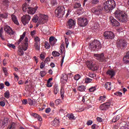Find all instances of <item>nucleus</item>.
<instances>
[{
	"label": "nucleus",
	"instance_id": "1",
	"mask_svg": "<svg viewBox=\"0 0 129 129\" xmlns=\"http://www.w3.org/2000/svg\"><path fill=\"white\" fill-rule=\"evenodd\" d=\"M104 10L106 13H110L116 4L114 0H108L103 4Z\"/></svg>",
	"mask_w": 129,
	"mask_h": 129
},
{
	"label": "nucleus",
	"instance_id": "2",
	"mask_svg": "<svg viewBox=\"0 0 129 129\" xmlns=\"http://www.w3.org/2000/svg\"><path fill=\"white\" fill-rule=\"evenodd\" d=\"M28 42V37H25L24 41L21 43V46H20L18 48V55L19 56H23L24 55V51L28 50V47L29 46Z\"/></svg>",
	"mask_w": 129,
	"mask_h": 129
},
{
	"label": "nucleus",
	"instance_id": "3",
	"mask_svg": "<svg viewBox=\"0 0 129 129\" xmlns=\"http://www.w3.org/2000/svg\"><path fill=\"white\" fill-rule=\"evenodd\" d=\"M22 10L23 12H27L28 14L30 15H34L38 10V7H35L34 8L28 7V4L25 3L22 5Z\"/></svg>",
	"mask_w": 129,
	"mask_h": 129
},
{
	"label": "nucleus",
	"instance_id": "4",
	"mask_svg": "<svg viewBox=\"0 0 129 129\" xmlns=\"http://www.w3.org/2000/svg\"><path fill=\"white\" fill-rule=\"evenodd\" d=\"M89 48L92 51H95L96 49L98 50V49L101 48V44L99 41L95 40L90 43Z\"/></svg>",
	"mask_w": 129,
	"mask_h": 129
},
{
	"label": "nucleus",
	"instance_id": "5",
	"mask_svg": "<svg viewBox=\"0 0 129 129\" xmlns=\"http://www.w3.org/2000/svg\"><path fill=\"white\" fill-rule=\"evenodd\" d=\"M65 8L64 6H58L55 10V16L57 18H62L65 13Z\"/></svg>",
	"mask_w": 129,
	"mask_h": 129
},
{
	"label": "nucleus",
	"instance_id": "6",
	"mask_svg": "<svg viewBox=\"0 0 129 129\" xmlns=\"http://www.w3.org/2000/svg\"><path fill=\"white\" fill-rule=\"evenodd\" d=\"M78 24L80 27H86L88 25V20L85 18H78Z\"/></svg>",
	"mask_w": 129,
	"mask_h": 129
},
{
	"label": "nucleus",
	"instance_id": "7",
	"mask_svg": "<svg viewBox=\"0 0 129 129\" xmlns=\"http://www.w3.org/2000/svg\"><path fill=\"white\" fill-rule=\"evenodd\" d=\"M104 37L108 40L112 39L114 38V34L111 31H105L104 33Z\"/></svg>",
	"mask_w": 129,
	"mask_h": 129
},
{
	"label": "nucleus",
	"instance_id": "8",
	"mask_svg": "<svg viewBox=\"0 0 129 129\" xmlns=\"http://www.w3.org/2000/svg\"><path fill=\"white\" fill-rule=\"evenodd\" d=\"M87 66L90 70H92L93 71H96L98 69L96 65L94 64L92 61H88L87 62Z\"/></svg>",
	"mask_w": 129,
	"mask_h": 129
},
{
	"label": "nucleus",
	"instance_id": "9",
	"mask_svg": "<svg viewBox=\"0 0 129 129\" xmlns=\"http://www.w3.org/2000/svg\"><path fill=\"white\" fill-rule=\"evenodd\" d=\"M31 20V17L29 15H24L22 18H21V22L24 25V26H26L27 24H29V22H30Z\"/></svg>",
	"mask_w": 129,
	"mask_h": 129
},
{
	"label": "nucleus",
	"instance_id": "10",
	"mask_svg": "<svg viewBox=\"0 0 129 129\" xmlns=\"http://www.w3.org/2000/svg\"><path fill=\"white\" fill-rule=\"evenodd\" d=\"M116 45L118 48H125V47H126V42L123 39H118Z\"/></svg>",
	"mask_w": 129,
	"mask_h": 129
},
{
	"label": "nucleus",
	"instance_id": "11",
	"mask_svg": "<svg viewBox=\"0 0 129 129\" xmlns=\"http://www.w3.org/2000/svg\"><path fill=\"white\" fill-rule=\"evenodd\" d=\"M48 16L44 14H41L39 17V22L40 24H45L48 22Z\"/></svg>",
	"mask_w": 129,
	"mask_h": 129
},
{
	"label": "nucleus",
	"instance_id": "12",
	"mask_svg": "<svg viewBox=\"0 0 129 129\" xmlns=\"http://www.w3.org/2000/svg\"><path fill=\"white\" fill-rule=\"evenodd\" d=\"M94 57H95L96 59L99 61L100 62H103L104 61V54L103 53L101 54H94Z\"/></svg>",
	"mask_w": 129,
	"mask_h": 129
},
{
	"label": "nucleus",
	"instance_id": "13",
	"mask_svg": "<svg viewBox=\"0 0 129 129\" xmlns=\"http://www.w3.org/2000/svg\"><path fill=\"white\" fill-rule=\"evenodd\" d=\"M110 106V102H106L100 106V109H101V110H107V109H108V108H109Z\"/></svg>",
	"mask_w": 129,
	"mask_h": 129
},
{
	"label": "nucleus",
	"instance_id": "14",
	"mask_svg": "<svg viewBox=\"0 0 129 129\" xmlns=\"http://www.w3.org/2000/svg\"><path fill=\"white\" fill-rule=\"evenodd\" d=\"M4 30L7 33V34H8V35H10V36H12V35H14V31L9 26H5Z\"/></svg>",
	"mask_w": 129,
	"mask_h": 129
},
{
	"label": "nucleus",
	"instance_id": "15",
	"mask_svg": "<svg viewBox=\"0 0 129 129\" xmlns=\"http://www.w3.org/2000/svg\"><path fill=\"white\" fill-rule=\"evenodd\" d=\"M68 25L69 27V29H72V28H74V27H75V25H76V21L72 19H70L68 21Z\"/></svg>",
	"mask_w": 129,
	"mask_h": 129
},
{
	"label": "nucleus",
	"instance_id": "16",
	"mask_svg": "<svg viewBox=\"0 0 129 129\" xmlns=\"http://www.w3.org/2000/svg\"><path fill=\"white\" fill-rule=\"evenodd\" d=\"M123 13V12L119 10H117L114 13L115 18L119 21V19H120V17H121V15H122Z\"/></svg>",
	"mask_w": 129,
	"mask_h": 129
},
{
	"label": "nucleus",
	"instance_id": "17",
	"mask_svg": "<svg viewBox=\"0 0 129 129\" xmlns=\"http://www.w3.org/2000/svg\"><path fill=\"white\" fill-rule=\"evenodd\" d=\"M120 22H122L123 23H125L127 21V15L125 13L123 12L121 14V17H120V19H119Z\"/></svg>",
	"mask_w": 129,
	"mask_h": 129
},
{
	"label": "nucleus",
	"instance_id": "18",
	"mask_svg": "<svg viewBox=\"0 0 129 129\" xmlns=\"http://www.w3.org/2000/svg\"><path fill=\"white\" fill-rule=\"evenodd\" d=\"M101 11H102V8H97V9H94L92 10L93 13L94 15H96L97 16H99L100 14H101Z\"/></svg>",
	"mask_w": 129,
	"mask_h": 129
},
{
	"label": "nucleus",
	"instance_id": "19",
	"mask_svg": "<svg viewBox=\"0 0 129 129\" xmlns=\"http://www.w3.org/2000/svg\"><path fill=\"white\" fill-rule=\"evenodd\" d=\"M110 22L112 26L113 27H118L119 25V22L115 20L114 18H111Z\"/></svg>",
	"mask_w": 129,
	"mask_h": 129
},
{
	"label": "nucleus",
	"instance_id": "20",
	"mask_svg": "<svg viewBox=\"0 0 129 129\" xmlns=\"http://www.w3.org/2000/svg\"><path fill=\"white\" fill-rule=\"evenodd\" d=\"M68 80V76L64 73L61 75V82L62 83H66Z\"/></svg>",
	"mask_w": 129,
	"mask_h": 129
},
{
	"label": "nucleus",
	"instance_id": "21",
	"mask_svg": "<svg viewBox=\"0 0 129 129\" xmlns=\"http://www.w3.org/2000/svg\"><path fill=\"white\" fill-rule=\"evenodd\" d=\"M123 61L125 64H128V63H129V51H128L126 55L123 57Z\"/></svg>",
	"mask_w": 129,
	"mask_h": 129
},
{
	"label": "nucleus",
	"instance_id": "22",
	"mask_svg": "<svg viewBox=\"0 0 129 129\" xmlns=\"http://www.w3.org/2000/svg\"><path fill=\"white\" fill-rule=\"evenodd\" d=\"M57 42V39L56 38H54V37H50L49 38V43L51 46H54L55 44H56Z\"/></svg>",
	"mask_w": 129,
	"mask_h": 129
},
{
	"label": "nucleus",
	"instance_id": "23",
	"mask_svg": "<svg viewBox=\"0 0 129 129\" xmlns=\"http://www.w3.org/2000/svg\"><path fill=\"white\" fill-rule=\"evenodd\" d=\"M25 37H26V32H24L22 35H20V38L19 40L17 41V43H16V44H17L18 45H20V44H21V43L22 42V41H23V40H24V39L25 38Z\"/></svg>",
	"mask_w": 129,
	"mask_h": 129
},
{
	"label": "nucleus",
	"instance_id": "24",
	"mask_svg": "<svg viewBox=\"0 0 129 129\" xmlns=\"http://www.w3.org/2000/svg\"><path fill=\"white\" fill-rule=\"evenodd\" d=\"M59 123H60V121L59 120V118H55L54 120L52 121V125L53 126H58L59 125Z\"/></svg>",
	"mask_w": 129,
	"mask_h": 129
},
{
	"label": "nucleus",
	"instance_id": "25",
	"mask_svg": "<svg viewBox=\"0 0 129 129\" xmlns=\"http://www.w3.org/2000/svg\"><path fill=\"white\" fill-rule=\"evenodd\" d=\"M106 100V96H101L97 99V101L99 103H102V102H104Z\"/></svg>",
	"mask_w": 129,
	"mask_h": 129
},
{
	"label": "nucleus",
	"instance_id": "26",
	"mask_svg": "<svg viewBox=\"0 0 129 129\" xmlns=\"http://www.w3.org/2000/svg\"><path fill=\"white\" fill-rule=\"evenodd\" d=\"M106 73L107 75L110 76L111 78H112V77L115 75V72L112 70H108Z\"/></svg>",
	"mask_w": 129,
	"mask_h": 129
},
{
	"label": "nucleus",
	"instance_id": "27",
	"mask_svg": "<svg viewBox=\"0 0 129 129\" xmlns=\"http://www.w3.org/2000/svg\"><path fill=\"white\" fill-rule=\"evenodd\" d=\"M111 83L110 82H106L105 83V88L107 89V90H111Z\"/></svg>",
	"mask_w": 129,
	"mask_h": 129
},
{
	"label": "nucleus",
	"instance_id": "28",
	"mask_svg": "<svg viewBox=\"0 0 129 129\" xmlns=\"http://www.w3.org/2000/svg\"><path fill=\"white\" fill-rule=\"evenodd\" d=\"M11 18L12 19L13 22H14L16 25H19V21H18V19H17V17H16V16L12 15L11 16Z\"/></svg>",
	"mask_w": 129,
	"mask_h": 129
},
{
	"label": "nucleus",
	"instance_id": "29",
	"mask_svg": "<svg viewBox=\"0 0 129 129\" xmlns=\"http://www.w3.org/2000/svg\"><path fill=\"white\" fill-rule=\"evenodd\" d=\"M120 116H121V115L119 114L116 116L113 117V118L112 119V122H116L118 120L119 118H120Z\"/></svg>",
	"mask_w": 129,
	"mask_h": 129
},
{
	"label": "nucleus",
	"instance_id": "30",
	"mask_svg": "<svg viewBox=\"0 0 129 129\" xmlns=\"http://www.w3.org/2000/svg\"><path fill=\"white\" fill-rule=\"evenodd\" d=\"M85 89H86V88H85L84 85L79 86L78 88V90H79V91H80L81 92H83V91H85Z\"/></svg>",
	"mask_w": 129,
	"mask_h": 129
},
{
	"label": "nucleus",
	"instance_id": "31",
	"mask_svg": "<svg viewBox=\"0 0 129 129\" xmlns=\"http://www.w3.org/2000/svg\"><path fill=\"white\" fill-rule=\"evenodd\" d=\"M40 45L41 44L40 43H34V47H35L36 50H37V51H39V50H40Z\"/></svg>",
	"mask_w": 129,
	"mask_h": 129
},
{
	"label": "nucleus",
	"instance_id": "32",
	"mask_svg": "<svg viewBox=\"0 0 129 129\" xmlns=\"http://www.w3.org/2000/svg\"><path fill=\"white\" fill-rule=\"evenodd\" d=\"M54 94H57L59 92V88L57 85H55L54 87Z\"/></svg>",
	"mask_w": 129,
	"mask_h": 129
},
{
	"label": "nucleus",
	"instance_id": "33",
	"mask_svg": "<svg viewBox=\"0 0 129 129\" xmlns=\"http://www.w3.org/2000/svg\"><path fill=\"white\" fill-rule=\"evenodd\" d=\"M67 116L70 120L75 119L74 115H73V114H68Z\"/></svg>",
	"mask_w": 129,
	"mask_h": 129
},
{
	"label": "nucleus",
	"instance_id": "34",
	"mask_svg": "<svg viewBox=\"0 0 129 129\" xmlns=\"http://www.w3.org/2000/svg\"><path fill=\"white\" fill-rule=\"evenodd\" d=\"M4 96L7 99H9L10 98V91H7L5 93H4Z\"/></svg>",
	"mask_w": 129,
	"mask_h": 129
},
{
	"label": "nucleus",
	"instance_id": "35",
	"mask_svg": "<svg viewBox=\"0 0 129 129\" xmlns=\"http://www.w3.org/2000/svg\"><path fill=\"white\" fill-rule=\"evenodd\" d=\"M52 54L54 56V57H59L60 56V53L59 52L56 51H53L52 53Z\"/></svg>",
	"mask_w": 129,
	"mask_h": 129
},
{
	"label": "nucleus",
	"instance_id": "36",
	"mask_svg": "<svg viewBox=\"0 0 129 129\" xmlns=\"http://www.w3.org/2000/svg\"><path fill=\"white\" fill-rule=\"evenodd\" d=\"M51 5L52 7H54V6H57V5H58V3H57V0L51 1Z\"/></svg>",
	"mask_w": 129,
	"mask_h": 129
},
{
	"label": "nucleus",
	"instance_id": "37",
	"mask_svg": "<svg viewBox=\"0 0 129 129\" xmlns=\"http://www.w3.org/2000/svg\"><path fill=\"white\" fill-rule=\"evenodd\" d=\"M60 96L62 99L64 98V89L63 88L60 89Z\"/></svg>",
	"mask_w": 129,
	"mask_h": 129
},
{
	"label": "nucleus",
	"instance_id": "38",
	"mask_svg": "<svg viewBox=\"0 0 129 129\" xmlns=\"http://www.w3.org/2000/svg\"><path fill=\"white\" fill-rule=\"evenodd\" d=\"M84 13V9L80 8L78 10V15H82Z\"/></svg>",
	"mask_w": 129,
	"mask_h": 129
},
{
	"label": "nucleus",
	"instance_id": "39",
	"mask_svg": "<svg viewBox=\"0 0 129 129\" xmlns=\"http://www.w3.org/2000/svg\"><path fill=\"white\" fill-rule=\"evenodd\" d=\"M74 78L75 80H76V81H78V80L80 78H81V76L79 74H78V75H75L74 77Z\"/></svg>",
	"mask_w": 129,
	"mask_h": 129
},
{
	"label": "nucleus",
	"instance_id": "40",
	"mask_svg": "<svg viewBox=\"0 0 129 129\" xmlns=\"http://www.w3.org/2000/svg\"><path fill=\"white\" fill-rule=\"evenodd\" d=\"M42 31H43V32H48V31H49V27L47 26H44L42 27Z\"/></svg>",
	"mask_w": 129,
	"mask_h": 129
},
{
	"label": "nucleus",
	"instance_id": "41",
	"mask_svg": "<svg viewBox=\"0 0 129 129\" xmlns=\"http://www.w3.org/2000/svg\"><path fill=\"white\" fill-rule=\"evenodd\" d=\"M65 48L64 47V44H61L60 45V50L61 54H63V52H64Z\"/></svg>",
	"mask_w": 129,
	"mask_h": 129
},
{
	"label": "nucleus",
	"instance_id": "42",
	"mask_svg": "<svg viewBox=\"0 0 129 129\" xmlns=\"http://www.w3.org/2000/svg\"><path fill=\"white\" fill-rule=\"evenodd\" d=\"M92 81V79L89 78H86L85 80V83H90Z\"/></svg>",
	"mask_w": 129,
	"mask_h": 129
},
{
	"label": "nucleus",
	"instance_id": "43",
	"mask_svg": "<svg viewBox=\"0 0 129 129\" xmlns=\"http://www.w3.org/2000/svg\"><path fill=\"white\" fill-rule=\"evenodd\" d=\"M96 89V88L95 87H92L89 89V91L90 92H94Z\"/></svg>",
	"mask_w": 129,
	"mask_h": 129
},
{
	"label": "nucleus",
	"instance_id": "44",
	"mask_svg": "<svg viewBox=\"0 0 129 129\" xmlns=\"http://www.w3.org/2000/svg\"><path fill=\"white\" fill-rule=\"evenodd\" d=\"M45 47L46 49H50L51 48V45H50V44H49V42H45Z\"/></svg>",
	"mask_w": 129,
	"mask_h": 129
},
{
	"label": "nucleus",
	"instance_id": "45",
	"mask_svg": "<svg viewBox=\"0 0 129 129\" xmlns=\"http://www.w3.org/2000/svg\"><path fill=\"white\" fill-rule=\"evenodd\" d=\"M81 7V4L80 3H76L74 6V9H77V8H80Z\"/></svg>",
	"mask_w": 129,
	"mask_h": 129
},
{
	"label": "nucleus",
	"instance_id": "46",
	"mask_svg": "<svg viewBox=\"0 0 129 129\" xmlns=\"http://www.w3.org/2000/svg\"><path fill=\"white\" fill-rule=\"evenodd\" d=\"M114 95H116V96H122V93L120 92H116V93H114Z\"/></svg>",
	"mask_w": 129,
	"mask_h": 129
},
{
	"label": "nucleus",
	"instance_id": "47",
	"mask_svg": "<svg viewBox=\"0 0 129 129\" xmlns=\"http://www.w3.org/2000/svg\"><path fill=\"white\" fill-rule=\"evenodd\" d=\"M7 45L8 46V47H9L10 48H13V49H15L16 48V46H15L14 44H11V43H8L7 44Z\"/></svg>",
	"mask_w": 129,
	"mask_h": 129
},
{
	"label": "nucleus",
	"instance_id": "48",
	"mask_svg": "<svg viewBox=\"0 0 129 129\" xmlns=\"http://www.w3.org/2000/svg\"><path fill=\"white\" fill-rule=\"evenodd\" d=\"M29 102L30 105H34V104H35V101H33V100L31 99H29Z\"/></svg>",
	"mask_w": 129,
	"mask_h": 129
},
{
	"label": "nucleus",
	"instance_id": "49",
	"mask_svg": "<svg viewBox=\"0 0 129 129\" xmlns=\"http://www.w3.org/2000/svg\"><path fill=\"white\" fill-rule=\"evenodd\" d=\"M123 129H129V123H125L124 126L121 127Z\"/></svg>",
	"mask_w": 129,
	"mask_h": 129
},
{
	"label": "nucleus",
	"instance_id": "50",
	"mask_svg": "<svg viewBox=\"0 0 129 129\" xmlns=\"http://www.w3.org/2000/svg\"><path fill=\"white\" fill-rule=\"evenodd\" d=\"M98 3H99V0H92V5H97V4H98Z\"/></svg>",
	"mask_w": 129,
	"mask_h": 129
},
{
	"label": "nucleus",
	"instance_id": "51",
	"mask_svg": "<svg viewBox=\"0 0 129 129\" xmlns=\"http://www.w3.org/2000/svg\"><path fill=\"white\" fill-rule=\"evenodd\" d=\"M35 43H40V38L38 37H36L34 38Z\"/></svg>",
	"mask_w": 129,
	"mask_h": 129
},
{
	"label": "nucleus",
	"instance_id": "52",
	"mask_svg": "<svg viewBox=\"0 0 129 129\" xmlns=\"http://www.w3.org/2000/svg\"><path fill=\"white\" fill-rule=\"evenodd\" d=\"M40 74H41V77H44V76L46 75V72L45 71H42L40 72Z\"/></svg>",
	"mask_w": 129,
	"mask_h": 129
},
{
	"label": "nucleus",
	"instance_id": "53",
	"mask_svg": "<svg viewBox=\"0 0 129 129\" xmlns=\"http://www.w3.org/2000/svg\"><path fill=\"white\" fill-rule=\"evenodd\" d=\"M5 75H8V70L6 68H3Z\"/></svg>",
	"mask_w": 129,
	"mask_h": 129
},
{
	"label": "nucleus",
	"instance_id": "54",
	"mask_svg": "<svg viewBox=\"0 0 129 129\" xmlns=\"http://www.w3.org/2000/svg\"><path fill=\"white\" fill-rule=\"evenodd\" d=\"M92 123H93V121L91 120H88L87 122V125H91V124H92Z\"/></svg>",
	"mask_w": 129,
	"mask_h": 129
},
{
	"label": "nucleus",
	"instance_id": "55",
	"mask_svg": "<svg viewBox=\"0 0 129 129\" xmlns=\"http://www.w3.org/2000/svg\"><path fill=\"white\" fill-rule=\"evenodd\" d=\"M88 76L91 78H94L95 77V74H89Z\"/></svg>",
	"mask_w": 129,
	"mask_h": 129
},
{
	"label": "nucleus",
	"instance_id": "56",
	"mask_svg": "<svg viewBox=\"0 0 129 129\" xmlns=\"http://www.w3.org/2000/svg\"><path fill=\"white\" fill-rule=\"evenodd\" d=\"M32 21L34 23H37L38 22V17H34L33 19H32Z\"/></svg>",
	"mask_w": 129,
	"mask_h": 129
},
{
	"label": "nucleus",
	"instance_id": "57",
	"mask_svg": "<svg viewBox=\"0 0 129 129\" xmlns=\"http://www.w3.org/2000/svg\"><path fill=\"white\" fill-rule=\"evenodd\" d=\"M99 28V26L98 24H94V30H95L96 31H97V29Z\"/></svg>",
	"mask_w": 129,
	"mask_h": 129
},
{
	"label": "nucleus",
	"instance_id": "58",
	"mask_svg": "<svg viewBox=\"0 0 129 129\" xmlns=\"http://www.w3.org/2000/svg\"><path fill=\"white\" fill-rule=\"evenodd\" d=\"M40 58L41 60H43V59H45V54L43 53H41L40 54Z\"/></svg>",
	"mask_w": 129,
	"mask_h": 129
},
{
	"label": "nucleus",
	"instance_id": "59",
	"mask_svg": "<svg viewBox=\"0 0 129 129\" xmlns=\"http://www.w3.org/2000/svg\"><path fill=\"white\" fill-rule=\"evenodd\" d=\"M51 112V108H48L45 109L46 113H49Z\"/></svg>",
	"mask_w": 129,
	"mask_h": 129
},
{
	"label": "nucleus",
	"instance_id": "60",
	"mask_svg": "<svg viewBox=\"0 0 129 129\" xmlns=\"http://www.w3.org/2000/svg\"><path fill=\"white\" fill-rule=\"evenodd\" d=\"M97 120L99 121V122H102V118H101V117H97Z\"/></svg>",
	"mask_w": 129,
	"mask_h": 129
},
{
	"label": "nucleus",
	"instance_id": "61",
	"mask_svg": "<svg viewBox=\"0 0 129 129\" xmlns=\"http://www.w3.org/2000/svg\"><path fill=\"white\" fill-rule=\"evenodd\" d=\"M32 116H34V117H35V118H37L39 115H38L36 113H32Z\"/></svg>",
	"mask_w": 129,
	"mask_h": 129
},
{
	"label": "nucleus",
	"instance_id": "62",
	"mask_svg": "<svg viewBox=\"0 0 129 129\" xmlns=\"http://www.w3.org/2000/svg\"><path fill=\"white\" fill-rule=\"evenodd\" d=\"M49 105L51 107H54L55 106V104L53 101L50 102Z\"/></svg>",
	"mask_w": 129,
	"mask_h": 129
},
{
	"label": "nucleus",
	"instance_id": "63",
	"mask_svg": "<svg viewBox=\"0 0 129 129\" xmlns=\"http://www.w3.org/2000/svg\"><path fill=\"white\" fill-rule=\"evenodd\" d=\"M0 105L1 106H5V105H6V103H5V102L4 101H1L0 102Z\"/></svg>",
	"mask_w": 129,
	"mask_h": 129
},
{
	"label": "nucleus",
	"instance_id": "64",
	"mask_svg": "<svg viewBox=\"0 0 129 129\" xmlns=\"http://www.w3.org/2000/svg\"><path fill=\"white\" fill-rule=\"evenodd\" d=\"M55 103L56 105H59V103H60V100L59 99H57L55 101Z\"/></svg>",
	"mask_w": 129,
	"mask_h": 129
}]
</instances>
